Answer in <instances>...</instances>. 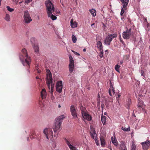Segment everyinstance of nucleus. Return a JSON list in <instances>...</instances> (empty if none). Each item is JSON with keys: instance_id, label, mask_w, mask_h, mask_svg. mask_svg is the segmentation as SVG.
I'll return each mask as SVG.
<instances>
[{"instance_id": "nucleus-61", "label": "nucleus", "mask_w": 150, "mask_h": 150, "mask_svg": "<svg viewBox=\"0 0 150 150\" xmlns=\"http://www.w3.org/2000/svg\"><path fill=\"white\" fill-rule=\"evenodd\" d=\"M75 1L77 2V0H75Z\"/></svg>"}, {"instance_id": "nucleus-47", "label": "nucleus", "mask_w": 150, "mask_h": 150, "mask_svg": "<svg viewBox=\"0 0 150 150\" xmlns=\"http://www.w3.org/2000/svg\"><path fill=\"white\" fill-rule=\"evenodd\" d=\"M38 70V73L40 74V73L41 72V71L40 70Z\"/></svg>"}, {"instance_id": "nucleus-64", "label": "nucleus", "mask_w": 150, "mask_h": 150, "mask_svg": "<svg viewBox=\"0 0 150 150\" xmlns=\"http://www.w3.org/2000/svg\"><path fill=\"white\" fill-rule=\"evenodd\" d=\"M112 90H111V93H112Z\"/></svg>"}, {"instance_id": "nucleus-41", "label": "nucleus", "mask_w": 150, "mask_h": 150, "mask_svg": "<svg viewBox=\"0 0 150 150\" xmlns=\"http://www.w3.org/2000/svg\"><path fill=\"white\" fill-rule=\"evenodd\" d=\"M74 80V77H72L70 79V80L69 81V83H71L72 81H73Z\"/></svg>"}, {"instance_id": "nucleus-52", "label": "nucleus", "mask_w": 150, "mask_h": 150, "mask_svg": "<svg viewBox=\"0 0 150 150\" xmlns=\"http://www.w3.org/2000/svg\"><path fill=\"white\" fill-rule=\"evenodd\" d=\"M98 98H100V96L99 95V94H98Z\"/></svg>"}, {"instance_id": "nucleus-23", "label": "nucleus", "mask_w": 150, "mask_h": 150, "mask_svg": "<svg viewBox=\"0 0 150 150\" xmlns=\"http://www.w3.org/2000/svg\"><path fill=\"white\" fill-rule=\"evenodd\" d=\"M71 28H74L76 27L77 26V23L76 22H73L72 19L71 21Z\"/></svg>"}, {"instance_id": "nucleus-29", "label": "nucleus", "mask_w": 150, "mask_h": 150, "mask_svg": "<svg viewBox=\"0 0 150 150\" xmlns=\"http://www.w3.org/2000/svg\"><path fill=\"white\" fill-rule=\"evenodd\" d=\"M127 7H125L124 8V7H122L121 8V11L120 12V15L121 16H123L124 13L125 12V11L127 9Z\"/></svg>"}, {"instance_id": "nucleus-50", "label": "nucleus", "mask_w": 150, "mask_h": 150, "mask_svg": "<svg viewBox=\"0 0 150 150\" xmlns=\"http://www.w3.org/2000/svg\"><path fill=\"white\" fill-rule=\"evenodd\" d=\"M120 62V64H122L123 63V61H121Z\"/></svg>"}, {"instance_id": "nucleus-31", "label": "nucleus", "mask_w": 150, "mask_h": 150, "mask_svg": "<svg viewBox=\"0 0 150 150\" xmlns=\"http://www.w3.org/2000/svg\"><path fill=\"white\" fill-rule=\"evenodd\" d=\"M10 17L9 15L8 14H6V16L4 18V19L7 21H10Z\"/></svg>"}, {"instance_id": "nucleus-57", "label": "nucleus", "mask_w": 150, "mask_h": 150, "mask_svg": "<svg viewBox=\"0 0 150 150\" xmlns=\"http://www.w3.org/2000/svg\"><path fill=\"white\" fill-rule=\"evenodd\" d=\"M29 139V138L28 137V138H27V140H28V141Z\"/></svg>"}, {"instance_id": "nucleus-30", "label": "nucleus", "mask_w": 150, "mask_h": 150, "mask_svg": "<svg viewBox=\"0 0 150 150\" xmlns=\"http://www.w3.org/2000/svg\"><path fill=\"white\" fill-rule=\"evenodd\" d=\"M136 146L134 142H132L131 146V150H136Z\"/></svg>"}, {"instance_id": "nucleus-17", "label": "nucleus", "mask_w": 150, "mask_h": 150, "mask_svg": "<svg viewBox=\"0 0 150 150\" xmlns=\"http://www.w3.org/2000/svg\"><path fill=\"white\" fill-rule=\"evenodd\" d=\"M110 88L109 90V93L110 95L112 96V95H114L115 93L114 88L112 85L111 82L110 81Z\"/></svg>"}, {"instance_id": "nucleus-18", "label": "nucleus", "mask_w": 150, "mask_h": 150, "mask_svg": "<svg viewBox=\"0 0 150 150\" xmlns=\"http://www.w3.org/2000/svg\"><path fill=\"white\" fill-rule=\"evenodd\" d=\"M91 137L94 139H96L97 138V134L95 130L93 129L90 132Z\"/></svg>"}, {"instance_id": "nucleus-1", "label": "nucleus", "mask_w": 150, "mask_h": 150, "mask_svg": "<svg viewBox=\"0 0 150 150\" xmlns=\"http://www.w3.org/2000/svg\"><path fill=\"white\" fill-rule=\"evenodd\" d=\"M45 4L47 10V13L48 17H50L52 20H55L57 19V17L52 14L54 11V7L53 4L50 1H46Z\"/></svg>"}, {"instance_id": "nucleus-59", "label": "nucleus", "mask_w": 150, "mask_h": 150, "mask_svg": "<svg viewBox=\"0 0 150 150\" xmlns=\"http://www.w3.org/2000/svg\"><path fill=\"white\" fill-rule=\"evenodd\" d=\"M69 76H70V74H69Z\"/></svg>"}, {"instance_id": "nucleus-43", "label": "nucleus", "mask_w": 150, "mask_h": 150, "mask_svg": "<svg viewBox=\"0 0 150 150\" xmlns=\"http://www.w3.org/2000/svg\"><path fill=\"white\" fill-rule=\"evenodd\" d=\"M120 42L124 45H125V42L123 41L121 38H120Z\"/></svg>"}, {"instance_id": "nucleus-14", "label": "nucleus", "mask_w": 150, "mask_h": 150, "mask_svg": "<svg viewBox=\"0 0 150 150\" xmlns=\"http://www.w3.org/2000/svg\"><path fill=\"white\" fill-rule=\"evenodd\" d=\"M82 114L83 118L88 121H90L92 120V117L88 114V113L86 112L85 113L83 112Z\"/></svg>"}, {"instance_id": "nucleus-20", "label": "nucleus", "mask_w": 150, "mask_h": 150, "mask_svg": "<svg viewBox=\"0 0 150 150\" xmlns=\"http://www.w3.org/2000/svg\"><path fill=\"white\" fill-rule=\"evenodd\" d=\"M122 4L123 7H127L129 3V0H120Z\"/></svg>"}, {"instance_id": "nucleus-6", "label": "nucleus", "mask_w": 150, "mask_h": 150, "mask_svg": "<svg viewBox=\"0 0 150 150\" xmlns=\"http://www.w3.org/2000/svg\"><path fill=\"white\" fill-rule=\"evenodd\" d=\"M131 29L127 28L125 31L122 33L123 37L124 39H129L132 35Z\"/></svg>"}, {"instance_id": "nucleus-40", "label": "nucleus", "mask_w": 150, "mask_h": 150, "mask_svg": "<svg viewBox=\"0 0 150 150\" xmlns=\"http://www.w3.org/2000/svg\"><path fill=\"white\" fill-rule=\"evenodd\" d=\"M32 0H26L25 3L26 4H28V3L31 1Z\"/></svg>"}, {"instance_id": "nucleus-27", "label": "nucleus", "mask_w": 150, "mask_h": 150, "mask_svg": "<svg viewBox=\"0 0 150 150\" xmlns=\"http://www.w3.org/2000/svg\"><path fill=\"white\" fill-rule=\"evenodd\" d=\"M89 11L93 16H96V11L95 10L92 9V10H90Z\"/></svg>"}, {"instance_id": "nucleus-32", "label": "nucleus", "mask_w": 150, "mask_h": 150, "mask_svg": "<svg viewBox=\"0 0 150 150\" xmlns=\"http://www.w3.org/2000/svg\"><path fill=\"white\" fill-rule=\"evenodd\" d=\"M101 121L103 124L104 125L106 122L105 116H103L101 117Z\"/></svg>"}, {"instance_id": "nucleus-46", "label": "nucleus", "mask_w": 150, "mask_h": 150, "mask_svg": "<svg viewBox=\"0 0 150 150\" xmlns=\"http://www.w3.org/2000/svg\"><path fill=\"white\" fill-rule=\"evenodd\" d=\"M74 53L76 55H78V56H79V55H80V54H79V53H77V52H74Z\"/></svg>"}, {"instance_id": "nucleus-28", "label": "nucleus", "mask_w": 150, "mask_h": 150, "mask_svg": "<svg viewBox=\"0 0 150 150\" xmlns=\"http://www.w3.org/2000/svg\"><path fill=\"white\" fill-rule=\"evenodd\" d=\"M80 110L81 111L82 114L83 113V112L85 113L86 112L85 108L83 106L81 105L80 106Z\"/></svg>"}, {"instance_id": "nucleus-10", "label": "nucleus", "mask_w": 150, "mask_h": 150, "mask_svg": "<svg viewBox=\"0 0 150 150\" xmlns=\"http://www.w3.org/2000/svg\"><path fill=\"white\" fill-rule=\"evenodd\" d=\"M69 71L72 73L74 70V62L72 56L70 55L69 56Z\"/></svg>"}, {"instance_id": "nucleus-44", "label": "nucleus", "mask_w": 150, "mask_h": 150, "mask_svg": "<svg viewBox=\"0 0 150 150\" xmlns=\"http://www.w3.org/2000/svg\"><path fill=\"white\" fill-rule=\"evenodd\" d=\"M140 73L141 74L142 76H144V71H143V70H141V71H140Z\"/></svg>"}, {"instance_id": "nucleus-63", "label": "nucleus", "mask_w": 150, "mask_h": 150, "mask_svg": "<svg viewBox=\"0 0 150 150\" xmlns=\"http://www.w3.org/2000/svg\"><path fill=\"white\" fill-rule=\"evenodd\" d=\"M133 115H134V116H135V115L134 114H133Z\"/></svg>"}, {"instance_id": "nucleus-15", "label": "nucleus", "mask_w": 150, "mask_h": 150, "mask_svg": "<svg viewBox=\"0 0 150 150\" xmlns=\"http://www.w3.org/2000/svg\"><path fill=\"white\" fill-rule=\"evenodd\" d=\"M65 142L69 147L71 150H78L76 147L72 145L73 144L71 142L70 143V142L67 139H65Z\"/></svg>"}, {"instance_id": "nucleus-58", "label": "nucleus", "mask_w": 150, "mask_h": 150, "mask_svg": "<svg viewBox=\"0 0 150 150\" xmlns=\"http://www.w3.org/2000/svg\"><path fill=\"white\" fill-rule=\"evenodd\" d=\"M108 50H105V52H107V51H108Z\"/></svg>"}, {"instance_id": "nucleus-62", "label": "nucleus", "mask_w": 150, "mask_h": 150, "mask_svg": "<svg viewBox=\"0 0 150 150\" xmlns=\"http://www.w3.org/2000/svg\"><path fill=\"white\" fill-rule=\"evenodd\" d=\"M133 115H134V116H135V115L134 114H133Z\"/></svg>"}, {"instance_id": "nucleus-19", "label": "nucleus", "mask_w": 150, "mask_h": 150, "mask_svg": "<svg viewBox=\"0 0 150 150\" xmlns=\"http://www.w3.org/2000/svg\"><path fill=\"white\" fill-rule=\"evenodd\" d=\"M33 46L35 52L37 54H39V48L38 45L34 44Z\"/></svg>"}, {"instance_id": "nucleus-5", "label": "nucleus", "mask_w": 150, "mask_h": 150, "mask_svg": "<svg viewBox=\"0 0 150 150\" xmlns=\"http://www.w3.org/2000/svg\"><path fill=\"white\" fill-rule=\"evenodd\" d=\"M117 37L116 34H108L104 40V43L105 45H110L112 40L114 38Z\"/></svg>"}, {"instance_id": "nucleus-36", "label": "nucleus", "mask_w": 150, "mask_h": 150, "mask_svg": "<svg viewBox=\"0 0 150 150\" xmlns=\"http://www.w3.org/2000/svg\"><path fill=\"white\" fill-rule=\"evenodd\" d=\"M120 67V65L118 64H117L115 66V69L117 71L119 72Z\"/></svg>"}, {"instance_id": "nucleus-39", "label": "nucleus", "mask_w": 150, "mask_h": 150, "mask_svg": "<svg viewBox=\"0 0 150 150\" xmlns=\"http://www.w3.org/2000/svg\"><path fill=\"white\" fill-rule=\"evenodd\" d=\"M100 52L99 56L100 57V58H102L103 56V50H100Z\"/></svg>"}, {"instance_id": "nucleus-26", "label": "nucleus", "mask_w": 150, "mask_h": 150, "mask_svg": "<svg viewBox=\"0 0 150 150\" xmlns=\"http://www.w3.org/2000/svg\"><path fill=\"white\" fill-rule=\"evenodd\" d=\"M120 149L122 150H127V148L125 145L123 143L120 145Z\"/></svg>"}, {"instance_id": "nucleus-4", "label": "nucleus", "mask_w": 150, "mask_h": 150, "mask_svg": "<svg viewBox=\"0 0 150 150\" xmlns=\"http://www.w3.org/2000/svg\"><path fill=\"white\" fill-rule=\"evenodd\" d=\"M49 71L50 72V73L47 75V80L46 82L47 85L49 89H50V84H51V87L50 91L51 94L50 98L52 100H53L54 99V97L53 95V92L54 85L52 84V78L51 74L50 71L49 70Z\"/></svg>"}, {"instance_id": "nucleus-35", "label": "nucleus", "mask_w": 150, "mask_h": 150, "mask_svg": "<svg viewBox=\"0 0 150 150\" xmlns=\"http://www.w3.org/2000/svg\"><path fill=\"white\" fill-rule=\"evenodd\" d=\"M112 143L116 146H117V142L116 140L114 139L113 140L112 139Z\"/></svg>"}, {"instance_id": "nucleus-22", "label": "nucleus", "mask_w": 150, "mask_h": 150, "mask_svg": "<svg viewBox=\"0 0 150 150\" xmlns=\"http://www.w3.org/2000/svg\"><path fill=\"white\" fill-rule=\"evenodd\" d=\"M96 45L97 47L100 50H102L103 48L102 44L100 41H97Z\"/></svg>"}, {"instance_id": "nucleus-37", "label": "nucleus", "mask_w": 150, "mask_h": 150, "mask_svg": "<svg viewBox=\"0 0 150 150\" xmlns=\"http://www.w3.org/2000/svg\"><path fill=\"white\" fill-rule=\"evenodd\" d=\"M30 138L31 139H33L36 137L35 133H32L30 137Z\"/></svg>"}, {"instance_id": "nucleus-25", "label": "nucleus", "mask_w": 150, "mask_h": 150, "mask_svg": "<svg viewBox=\"0 0 150 150\" xmlns=\"http://www.w3.org/2000/svg\"><path fill=\"white\" fill-rule=\"evenodd\" d=\"M131 100L129 98L127 100H126V104L127 106H126L127 109H129V105H131Z\"/></svg>"}, {"instance_id": "nucleus-9", "label": "nucleus", "mask_w": 150, "mask_h": 150, "mask_svg": "<svg viewBox=\"0 0 150 150\" xmlns=\"http://www.w3.org/2000/svg\"><path fill=\"white\" fill-rule=\"evenodd\" d=\"M69 71L72 73L74 70V62L72 56L70 55L69 56Z\"/></svg>"}, {"instance_id": "nucleus-49", "label": "nucleus", "mask_w": 150, "mask_h": 150, "mask_svg": "<svg viewBox=\"0 0 150 150\" xmlns=\"http://www.w3.org/2000/svg\"><path fill=\"white\" fill-rule=\"evenodd\" d=\"M36 79H40L39 77L38 76H37L36 77Z\"/></svg>"}, {"instance_id": "nucleus-2", "label": "nucleus", "mask_w": 150, "mask_h": 150, "mask_svg": "<svg viewBox=\"0 0 150 150\" xmlns=\"http://www.w3.org/2000/svg\"><path fill=\"white\" fill-rule=\"evenodd\" d=\"M64 118L63 115H62L57 117L55 119V122L54 125L53 127V129L55 133L54 136H57L59 130L61 127V125L63 121V119Z\"/></svg>"}, {"instance_id": "nucleus-7", "label": "nucleus", "mask_w": 150, "mask_h": 150, "mask_svg": "<svg viewBox=\"0 0 150 150\" xmlns=\"http://www.w3.org/2000/svg\"><path fill=\"white\" fill-rule=\"evenodd\" d=\"M23 18L24 21L27 23H30L32 20L29 13L27 11H24Z\"/></svg>"}, {"instance_id": "nucleus-12", "label": "nucleus", "mask_w": 150, "mask_h": 150, "mask_svg": "<svg viewBox=\"0 0 150 150\" xmlns=\"http://www.w3.org/2000/svg\"><path fill=\"white\" fill-rule=\"evenodd\" d=\"M70 111L72 115L74 118H76L77 117L76 110L74 105H71L70 107Z\"/></svg>"}, {"instance_id": "nucleus-55", "label": "nucleus", "mask_w": 150, "mask_h": 150, "mask_svg": "<svg viewBox=\"0 0 150 150\" xmlns=\"http://www.w3.org/2000/svg\"><path fill=\"white\" fill-rule=\"evenodd\" d=\"M58 107H59V108H60V107H61V106L60 105H58Z\"/></svg>"}, {"instance_id": "nucleus-33", "label": "nucleus", "mask_w": 150, "mask_h": 150, "mask_svg": "<svg viewBox=\"0 0 150 150\" xmlns=\"http://www.w3.org/2000/svg\"><path fill=\"white\" fill-rule=\"evenodd\" d=\"M122 129L124 131H129L130 130V127H129L128 128H126L122 127Z\"/></svg>"}, {"instance_id": "nucleus-21", "label": "nucleus", "mask_w": 150, "mask_h": 150, "mask_svg": "<svg viewBox=\"0 0 150 150\" xmlns=\"http://www.w3.org/2000/svg\"><path fill=\"white\" fill-rule=\"evenodd\" d=\"M46 92L45 89H43L41 92V96L42 98L43 99L46 97Z\"/></svg>"}, {"instance_id": "nucleus-3", "label": "nucleus", "mask_w": 150, "mask_h": 150, "mask_svg": "<svg viewBox=\"0 0 150 150\" xmlns=\"http://www.w3.org/2000/svg\"><path fill=\"white\" fill-rule=\"evenodd\" d=\"M22 52L23 54L19 56L20 59L22 62V64L24 66L23 62L25 60L26 63L27 64L28 67H29L30 64L31 62V60L30 57H28L27 53V51L25 49H23L22 50Z\"/></svg>"}, {"instance_id": "nucleus-8", "label": "nucleus", "mask_w": 150, "mask_h": 150, "mask_svg": "<svg viewBox=\"0 0 150 150\" xmlns=\"http://www.w3.org/2000/svg\"><path fill=\"white\" fill-rule=\"evenodd\" d=\"M43 132L46 138L48 139L49 137H52L53 138V133L51 128H46L44 130Z\"/></svg>"}, {"instance_id": "nucleus-24", "label": "nucleus", "mask_w": 150, "mask_h": 150, "mask_svg": "<svg viewBox=\"0 0 150 150\" xmlns=\"http://www.w3.org/2000/svg\"><path fill=\"white\" fill-rule=\"evenodd\" d=\"M143 102L142 101L139 100V102L138 104L137 105V106L138 108H143L144 107H145V105H144Z\"/></svg>"}, {"instance_id": "nucleus-48", "label": "nucleus", "mask_w": 150, "mask_h": 150, "mask_svg": "<svg viewBox=\"0 0 150 150\" xmlns=\"http://www.w3.org/2000/svg\"><path fill=\"white\" fill-rule=\"evenodd\" d=\"M101 107L102 108V109H103V104H102L101 105Z\"/></svg>"}, {"instance_id": "nucleus-53", "label": "nucleus", "mask_w": 150, "mask_h": 150, "mask_svg": "<svg viewBox=\"0 0 150 150\" xmlns=\"http://www.w3.org/2000/svg\"><path fill=\"white\" fill-rule=\"evenodd\" d=\"M95 24L94 23H93L91 24V26H93V25H94Z\"/></svg>"}, {"instance_id": "nucleus-16", "label": "nucleus", "mask_w": 150, "mask_h": 150, "mask_svg": "<svg viewBox=\"0 0 150 150\" xmlns=\"http://www.w3.org/2000/svg\"><path fill=\"white\" fill-rule=\"evenodd\" d=\"M105 136L104 135H101L100 136L101 145L103 147H104L105 145Z\"/></svg>"}, {"instance_id": "nucleus-51", "label": "nucleus", "mask_w": 150, "mask_h": 150, "mask_svg": "<svg viewBox=\"0 0 150 150\" xmlns=\"http://www.w3.org/2000/svg\"><path fill=\"white\" fill-rule=\"evenodd\" d=\"M83 52H85V51H86V49H83Z\"/></svg>"}, {"instance_id": "nucleus-38", "label": "nucleus", "mask_w": 150, "mask_h": 150, "mask_svg": "<svg viewBox=\"0 0 150 150\" xmlns=\"http://www.w3.org/2000/svg\"><path fill=\"white\" fill-rule=\"evenodd\" d=\"M8 11L10 12H12L14 10V9L13 8H11L9 6H7L6 7Z\"/></svg>"}, {"instance_id": "nucleus-42", "label": "nucleus", "mask_w": 150, "mask_h": 150, "mask_svg": "<svg viewBox=\"0 0 150 150\" xmlns=\"http://www.w3.org/2000/svg\"><path fill=\"white\" fill-rule=\"evenodd\" d=\"M96 141V143L97 145L99 146V143L98 142V141L97 140V139H95Z\"/></svg>"}, {"instance_id": "nucleus-45", "label": "nucleus", "mask_w": 150, "mask_h": 150, "mask_svg": "<svg viewBox=\"0 0 150 150\" xmlns=\"http://www.w3.org/2000/svg\"><path fill=\"white\" fill-rule=\"evenodd\" d=\"M39 64H37V65L35 67V69L37 70H38L39 69Z\"/></svg>"}, {"instance_id": "nucleus-11", "label": "nucleus", "mask_w": 150, "mask_h": 150, "mask_svg": "<svg viewBox=\"0 0 150 150\" xmlns=\"http://www.w3.org/2000/svg\"><path fill=\"white\" fill-rule=\"evenodd\" d=\"M62 81H59L56 84V91L59 93H61L62 91Z\"/></svg>"}, {"instance_id": "nucleus-13", "label": "nucleus", "mask_w": 150, "mask_h": 150, "mask_svg": "<svg viewBox=\"0 0 150 150\" xmlns=\"http://www.w3.org/2000/svg\"><path fill=\"white\" fill-rule=\"evenodd\" d=\"M143 149L144 150L147 149L150 145V142L147 140L146 142L142 143Z\"/></svg>"}, {"instance_id": "nucleus-54", "label": "nucleus", "mask_w": 150, "mask_h": 150, "mask_svg": "<svg viewBox=\"0 0 150 150\" xmlns=\"http://www.w3.org/2000/svg\"><path fill=\"white\" fill-rule=\"evenodd\" d=\"M2 0H0V6L1 5V1H2Z\"/></svg>"}, {"instance_id": "nucleus-34", "label": "nucleus", "mask_w": 150, "mask_h": 150, "mask_svg": "<svg viewBox=\"0 0 150 150\" xmlns=\"http://www.w3.org/2000/svg\"><path fill=\"white\" fill-rule=\"evenodd\" d=\"M72 40L73 42L74 43H75L77 39L74 35H73L72 36Z\"/></svg>"}, {"instance_id": "nucleus-56", "label": "nucleus", "mask_w": 150, "mask_h": 150, "mask_svg": "<svg viewBox=\"0 0 150 150\" xmlns=\"http://www.w3.org/2000/svg\"><path fill=\"white\" fill-rule=\"evenodd\" d=\"M120 95H118V98H119V97H120Z\"/></svg>"}, {"instance_id": "nucleus-60", "label": "nucleus", "mask_w": 150, "mask_h": 150, "mask_svg": "<svg viewBox=\"0 0 150 150\" xmlns=\"http://www.w3.org/2000/svg\"><path fill=\"white\" fill-rule=\"evenodd\" d=\"M106 107H108V105H106Z\"/></svg>"}]
</instances>
